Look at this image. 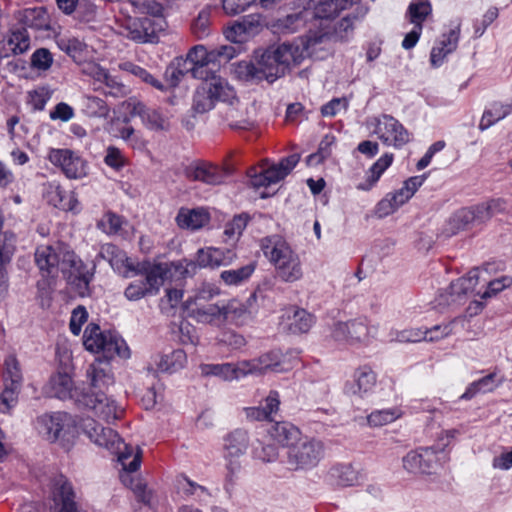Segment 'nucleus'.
<instances>
[{"label": "nucleus", "instance_id": "1", "mask_svg": "<svg viewBox=\"0 0 512 512\" xmlns=\"http://www.w3.org/2000/svg\"><path fill=\"white\" fill-rule=\"evenodd\" d=\"M195 272V265L187 261L169 263L141 262L139 270L131 274H142L144 279L132 281L124 295L129 301H138L147 296H155L167 281H178Z\"/></svg>", "mask_w": 512, "mask_h": 512}, {"label": "nucleus", "instance_id": "2", "mask_svg": "<svg viewBox=\"0 0 512 512\" xmlns=\"http://www.w3.org/2000/svg\"><path fill=\"white\" fill-rule=\"evenodd\" d=\"M261 250L274 267L275 276L285 283L302 279L303 268L299 254L283 238L273 235L265 237L260 243Z\"/></svg>", "mask_w": 512, "mask_h": 512}, {"label": "nucleus", "instance_id": "3", "mask_svg": "<svg viewBox=\"0 0 512 512\" xmlns=\"http://www.w3.org/2000/svg\"><path fill=\"white\" fill-rule=\"evenodd\" d=\"M83 433L96 445L110 450L118 455V461L123 469L137 471L141 464L142 452L138 447L125 444L119 435L111 428H104L94 419H85L81 423Z\"/></svg>", "mask_w": 512, "mask_h": 512}, {"label": "nucleus", "instance_id": "4", "mask_svg": "<svg viewBox=\"0 0 512 512\" xmlns=\"http://www.w3.org/2000/svg\"><path fill=\"white\" fill-rule=\"evenodd\" d=\"M304 58V49L299 45L283 43L258 49L254 53L260 78L269 82L284 75L291 65L299 64Z\"/></svg>", "mask_w": 512, "mask_h": 512}, {"label": "nucleus", "instance_id": "5", "mask_svg": "<svg viewBox=\"0 0 512 512\" xmlns=\"http://www.w3.org/2000/svg\"><path fill=\"white\" fill-rule=\"evenodd\" d=\"M219 294L220 290L215 285L200 284L184 303L188 316L201 324L223 327V301L210 303Z\"/></svg>", "mask_w": 512, "mask_h": 512}, {"label": "nucleus", "instance_id": "6", "mask_svg": "<svg viewBox=\"0 0 512 512\" xmlns=\"http://www.w3.org/2000/svg\"><path fill=\"white\" fill-rule=\"evenodd\" d=\"M87 418L75 420L65 412L45 414L38 417L36 428L39 434L50 442L59 441L63 446L73 442L79 431L83 432L81 423Z\"/></svg>", "mask_w": 512, "mask_h": 512}, {"label": "nucleus", "instance_id": "7", "mask_svg": "<svg viewBox=\"0 0 512 512\" xmlns=\"http://www.w3.org/2000/svg\"><path fill=\"white\" fill-rule=\"evenodd\" d=\"M35 262L43 277L55 279L78 263V257L66 245H40L35 251Z\"/></svg>", "mask_w": 512, "mask_h": 512}, {"label": "nucleus", "instance_id": "8", "mask_svg": "<svg viewBox=\"0 0 512 512\" xmlns=\"http://www.w3.org/2000/svg\"><path fill=\"white\" fill-rule=\"evenodd\" d=\"M224 104L238 102L234 88L219 75L211 74L197 88L194 95V108L203 113L211 110L216 102Z\"/></svg>", "mask_w": 512, "mask_h": 512}, {"label": "nucleus", "instance_id": "9", "mask_svg": "<svg viewBox=\"0 0 512 512\" xmlns=\"http://www.w3.org/2000/svg\"><path fill=\"white\" fill-rule=\"evenodd\" d=\"M83 344L88 351L102 354L106 359H112L115 356L128 358L130 354L128 346L119 335L111 331H102L94 323L86 327Z\"/></svg>", "mask_w": 512, "mask_h": 512}, {"label": "nucleus", "instance_id": "10", "mask_svg": "<svg viewBox=\"0 0 512 512\" xmlns=\"http://www.w3.org/2000/svg\"><path fill=\"white\" fill-rule=\"evenodd\" d=\"M253 439L248 431L235 429L229 432L223 439V457L227 470L226 478L233 482L243 468L242 457L251 450Z\"/></svg>", "mask_w": 512, "mask_h": 512}, {"label": "nucleus", "instance_id": "11", "mask_svg": "<svg viewBox=\"0 0 512 512\" xmlns=\"http://www.w3.org/2000/svg\"><path fill=\"white\" fill-rule=\"evenodd\" d=\"M323 457V443L314 438H304L288 447L285 463L291 471H307L316 467Z\"/></svg>", "mask_w": 512, "mask_h": 512}, {"label": "nucleus", "instance_id": "12", "mask_svg": "<svg viewBox=\"0 0 512 512\" xmlns=\"http://www.w3.org/2000/svg\"><path fill=\"white\" fill-rule=\"evenodd\" d=\"M379 327L365 318L337 322L332 328V336L337 341L349 344L369 345L377 338Z\"/></svg>", "mask_w": 512, "mask_h": 512}, {"label": "nucleus", "instance_id": "13", "mask_svg": "<svg viewBox=\"0 0 512 512\" xmlns=\"http://www.w3.org/2000/svg\"><path fill=\"white\" fill-rule=\"evenodd\" d=\"M77 403L106 422L118 420L124 413L122 406L102 391L82 393L77 397Z\"/></svg>", "mask_w": 512, "mask_h": 512}, {"label": "nucleus", "instance_id": "14", "mask_svg": "<svg viewBox=\"0 0 512 512\" xmlns=\"http://www.w3.org/2000/svg\"><path fill=\"white\" fill-rule=\"evenodd\" d=\"M139 20L128 18L121 25L119 33L136 42H146L151 35L163 31L166 26L164 9L160 15H147Z\"/></svg>", "mask_w": 512, "mask_h": 512}, {"label": "nucleus", "instance_id": "15", "mask_svg": "<svg viewBox=\"0 0 512 512\" xmlns=\"http://www.w3.org/2000/svg\"><path fill=\"white\" fill-rule=\"evenodd\" d=\"M47 159L69 179H81L88 175V163L70 149L50 148Z\"/></svg>", "mask_w": 512, "mask_h": 512}, {"label": "nucleus", "instance_id": "16", "mask_svg": "<svg viewBox=\"0 0 512 512\" xmlns=\"http://www.w3.org/2000/svg\"><path fill=\"white\" fill-rule=\"evenodd\" d=\"M120 109L126 114L124 121L129 117H140L142 124L152 131H165L169 129V120L158 110L148 108L136 99H128L121 103Z\"/></svg>", "mask_w": 512, "mask_h": 512}, {"label": "nucleus", "instance_id": "17", "mask_svg": "<svg viewBox=\"0 0 512 512\" xmlns=\"http://www.w3.org/2000/svg\"><path fill=\"white\" fill-rule=\"evenodd\" d=\"M443 463V457L430 447L410 451L402 460L403 468L412 474L435 473Z\"/></svg>", "mask_w": 512, "mask_h": 512}, {"label": "nucleus", "instance_id": "18", "mask_svg": "<svg viewBox=\"0 0 512 512\" xmlns=\"http://www.w3.org/2000/svg\"><path fill=\"white\" fill-rule=\"evenodd\" d=\"M300 159L301 155L299 153H293L260 173L251 176L250 184L256 189L276 184L292 172Z\"/></svg>", "mask_w": 512, "mask_h": 512}, {"label": "nucleus", "instance_id": "19", "mask_svg": "<svg viewBox=\"0 0 512 512\" xmlns=\"http://www.w3.org/2000/svg\"><path fill=\"white\" fill-rule=\"evenodd\" d=\"M266 27L264 17L253 13L234 21L225 30L226 38L234 43H244L260 34Z\"/></svg>", "mask_w": 512, "mask_h": 512}, {"label": "nucleus", "instance_id": "20", "mask_svg": "<svg viewBox=\"0 0 512 512\" xmlns=\"http://www.w3.org/2000/svg\"><path fill=\"white\" fill-rule=\"evenodd\" d=\"M483 273L484 272L479 269H473L469 271L466 276L452 282L449 287V292L440 294L438 304H461L468 295L475 292L476 286L479 284Z\"/></svg>", "mask_w": 512, "mask_h": 512}, {"label": "nucleus", "instance_id": "21", "mask_svg": "<svg viewBox=\"0 0 512 512\" xmlns=\"http://www.w3.org/2000/svg\"><path fill=\"white\" fill-rule=\"evenodd\" d=\"M374 133L387 146L402 147L409 142V133L395 118L384 115L376 120Z\"/></svg>", "mask_w": 512, "mask_h": 512}, {"label": "nucleus", "instance_id": "22", "mask_svg": "<svg viewBox=\"0 0 512 512\" xmlns=\"http://www.w3.org/2000/svg\"><path fill=\"white\" fill-rule=\"evenodd\" d=\"M377 383L376 373L367 365L359 366L352 374L350 380L344 385V392L360 399L368 397L375 389Z\"/></svg>", "mask_w": 512, "mask_h": 512}, {"label": "nucleus", "instance_id": "23", "mask_svg": "<svg viewBox=\"0 0 512 512\" xmlns=\"http://www.w3.org/2000/svg\"><path fill=\"white\" fill-rule=\"evenodd\" d=\"M44 197L49 204L63 211L79 214L82 207L74 191H66L58 182L52 181L44 185Z\"/></svg>", "mask_w": 512, "mask_h": 512}, {"label": "nucleus", "instance_id": "24", "mask_svg": "<svg viewBox=\"0 0 512 512\" xmlns=\"http://www.w3.org/2000/svg\"><path fill=\"white\" fill-rule=\"evenodd\" d=\"M237 255L231 249H221L216 247L201 248L197 251L195 261L182 259L181 261H187L195 265V272L197 268H218L220 266H228L232 264Z\"/></svg>", "mask_w": 512, "mask_h": 512}, {"label": "nucleus", "instance_id": "25", "mask_svg": "<svg viewBox=\"0 0 512 512\" xmlns=\"http://www.w3.org/2000/svg\"><path fill=\"white\" fill-rule=\"evenodd\" d=\"M99 255L109 262L112 269L128 278L133 271L139 270L141 263L129 258L124 251L111 243L101 246Z\"/></svg>", "mask_w": 512, "mask_h": 512}, {"label": "nucleus", "instance_id": "26", "mask_svg": "<svg viewBox=\"0 0 512 512\" xmlns=\"http://www.w3.org/2000/svg\"><path fill=\"white\" fill-rule=\"evenodd\" d=\"M326 478L332 486L347 488L360 484L363 474L361 469L352 463H337L328 470Z\"/></svg>", "mask_w": 512, "mask_h": 512}, {"label": "nucleus", "instance_id": "27", "mask_svg": "<svg viewBox=\"0 0 512 512\" xmlns=\"http://www.w3.org/2000/svg\"><path fill=\"white\" fill-rule=\"evenodd\" d=\"M74 498L75 493L71 483L65 479L57 480L52 491L51 512H79Z\"/></svg>", "mask_w": 512, "mask_h": 512}, {"label": "nucleus", "instance_id": "28", "mask_svg": "<svg viewBox=\"0 0 512 512\" xmlns=\"http://www.w3.org/2000/svg\"><path fill=\"white\" fill-rule=\"evenodd\" d=\"M46 393L51 397L59 399L74 398L77 402V397L82 393L74 390V383L71 376V370L60 369L54 374L45 387Z\"/></svg>", "mask_w": 512, "mask_h": 512}, {"label": "nucleus", "instance_id": "29", "mask_svg": "<svg viewBox=\"0 0 512 512\" xmlns=\"http://www.w3.org/2000/svg\"><path fill=\"white\" fill-rule=\"evenodd\" d=\"M460 36V24L457 23L447 34H443L433 46L430 54V62L433 67L443 64L446 56L456 50Z\"/></svg>", "mask_w": 512, "mask_h": 512}, {"label": "nucleus", "instance_id": "30", "mask_svg": "<svg viewBox=\"0 0 512 512\" xmlns=\"http://www.w3.org/2000/svg\"><path fill=\"white\" fill-rule=\"evenodd\" d=\"M175 220L180 228L195 231L209 223L210 214L204 208H181Z\"/></svg>", "mask_w": 512, "mask_h": 512}, {"label": "nucleus", "instance_id": "31", "mask_svg": "<svg viewBox=\"0 0 512 512\" xmlns=\"http://www.w3.org/2000/svg\"><path fill=\"white\" fill-rule=\"evenodd\" d=\"M215 55L214 50L208 51L204 46L197 45L190 49L186 59L183 60V66L188 67L194 77H200L203 67L216 62Z\"/></svg>", "mask_w": 512, "mask_h": 512}, {"label": "nucleus", "instance_id": "32", "mask_svg": "<svg viewBox=\"0 0 512 512\" xmlns=\"http://www.w3.org/2000/svg\"><path fill=\"white\" fill-rule=\"evenodd\" d=\"M63 276L67 279V282L71 285L72 289L81 297L89 294V283L92 278V274L86 269L85 265L78 258V263L70 267L67 273Z\"/></svg>", "mask_w": 512, "mask_h": 512}, {"label": "nucleus", "instance_id": "33", "mask_svg": "<svg viewBox=\"0 0 512 512\" xmlns=\"http://www.w3.org/2000/svg\"><path fill=\"white\" fill-rule=\"evenodd\" d=\"M250 300L247 303L237 299L223 301V327L227 324L242 325L251 315Z\"/></svg>", "mask_w": 512, "mask_h": 512}, {"label": "nucleus", "instance_id": "34", "mask_svg": "<svg viewBox=\"0 0 512 512\" xmlns=\"http://www.w3.org/2000/svg\"><path fill=\"white\" fill-rule=\"evenodd\" d=\"M86 375L91 389L101 390L113 383L111 368L109 363L106 361L96 360L90 364Z\"/></svg>", "mask_w": 512, "mask_h": 512}, {"label": "nucleus", "instance_id": "35", "mask_svg": "<svg viewBox=\"0 0 512 512\" xmlns=\"http://www.w3.org/2000/svg\"><path fill=\"white\" fill-rule=\"evenodd\" d=\"M224 112L225 121L233 129H248L253 125L246 105L238 102L227 103Z\"/></svg>", "mask_w": 512, "mask_h": 512}, {"label": "nucleus", "instance_id": "36", "mask_svg": "<svg viewBox=\"0 0 512 512\" xmlns=\"http://www.w3.org/2000/svg\"><path fill=\"white\" fill-rule=\"evenodd\" d=\"M394 156L391 153L382 155L367 171L364 181L357 184L356 188L360 191H370L379 181L383 173L393 163Z\"/></svg>", "mask_w": 512, "mask_h": 512}, {"label": "nucleus", "instance_id": "37", "mask_svg": "<svg viewBox=\"0 0 512 512\" xmlns=\"http://www.w3.org/2000/svg\"><path fill=\"white\" fill-rule=\"evenodd\" d=\"M267 437L274 441L290 447L300 438V431L293 424L288 422H276L267 430Z\"/></svg>", "mask_w": 512, "mask_h": 512}, {"label": "nucleus", "instance_id": "38", "mask_svg": "<svg viewBox=\"0 0 512 512\" xmlns=\"http://www.w3.org/2000/svg\"><path fill=\"white\" fill-rule=\"evenodd\" d=\"M188 176L192 180L201 181L210 185L220 184L224 180L222 170L209 163H202L191 167L188 170Z\"/></svg>", "mask_w": 512, "mask_h": 512}, {"label": "nucleus", "instance_id": "39", "mask_svg": "<svg viewBox=\"0 0 512 512\" xmlns=\"http://www.w3.org/2000/svg\"><path fill=\"white\" fill-rule=\"evenodd\" d=\"M267 435L262 439H253L250 456L254 461L267 464L275 462L279 457L278 448L268 441Z\"/></svg>", "mask_w": 512, "mask_h": 512}, {"label": "nucleus", "instance_id": "40", "mask_svg": "<svg viewBox=\"0 0 512 512\" xmlns=\"http://www.w3.org/2000/svg\"><path fill=\"white\" fill-rule=\"evenodd\" d=\"M512 113V100L507 102H494L482 115L479 123L481 130L488 129Z\"/></svg>", "mask_w": 512, "mask_h": 512}, {"label": "nucleus", "instance_id": "41", "mask_svg": "<svg viewBox=\"0 0 512 512\" xmlns=\"http://www.w3.org/2000/svg\"><path fill=\"white\" fill-rule=\"evenodd\" d=\"M262 374L268 372H284L289 370L290 364L286 361L285 355L280 351H270L258 357Z\"/></svg>", "mask_w": 512, "mask_h": 512}, {"label": "nucleus", "instance_id": "42", "mask_svg": "<svg viewBox=\"0 0 512 512\" xmlns=\"http://www.w3.org/2000/svg\"><path fill=\"white\" fill-rule=\"evenodd\" d=\"M135 471L129 469H123L120 475L121 482L128 488H130L136 497L145 504H149L151 501V492L147 490L146 484L142 479L133 474Z\"/></svg>", "mask_w": 512, "mask_h": 512}, {"label": "nucleus", "instance_id": "43", "mask_svg": "<svg viewBox=\"0 0 512 512\" xmlns=\"http://www.w3.org/2000/svg\"><path fill=\"white\" fill-rule=\"evenodd\" d=\"M402 414V410L398 407L375 410L367 416V423L371 427H381L396 421Z\"/></svg>", "mask_w": 512, "mask_h": 512}, {"label": "nucleus", "instance_id": "44", "mask_svg": "<svg viewBox=\"0 0 512 512\" xmlns=\"http://www.w3.org/2000/svg\"><path fill=\"white\" fill-rule=\"evenodd\" d=\"M200 369L206 376L213 375L225 381L238 380L236 364L233 363L203 364Z\"/></svg>", "mask_w": 512, "mask_h": 512}, {"label": "nucleus", "instance_id": "45", "mask_svg": "<svg viewBox=\"0 0 512 512\" xmlns=\"http://www.w3.org/2000/svg\"><path fill=\"white\" fill-rule=\"evenodd\" d=\"M256 269V264L251 262L241 268L225 270L221 272L220 278L221 280L229 286L240 285L241 283L247 281Z\"/></svg>", "mask_w": 512, "mask_h": 512}, {"label": "nucleus", "instance_id": "46", "mask_svg": "<svg viewBox=\"0 0 512 512\" xmlns=\"http://www.w3.org/2000/svg\"><path fill=\"white\" fill-rule=\"evenodd\" d=\"M499 385H500V383L496 381V374L491 373V374L471 383L467 387L466 391L462 394L461 399L469 400L478 393L492 392Z\"/></svg>", "mask_w": 512, "mask_h": 512}, {"label": "nucleus", "instance_id": "47", "mask_svg": "<svg viewBox=\"0 0 512 512\" xmlns=\"http://www.w3.org/2000/svg\"><path fill=\"white\" fill-rule=\"evenodd\" d=\"M57 45L76 62H81L87 52V46L77 38L60 37Z\"/></svg>", "mask_w": 512, "mask_h": 512}, {"label": "nucleus", "instance_id": "48", "mask_svg": "<svg viewBox=\"0 0 512 512\" xmlns=\"http://www.w3.org/2000/svg\"><path fill=\"white\" fill-rule=\"evenodd\" d=\"M314 323L313 316L304 309H293V315L290 318L289 329L292 333H306Z\"/></svg>", "mask_w": 512, "mask_h": 512}, {"label": "nucleus", "instance_id": "49", "mask_svg": "<svg viewBox=\"0 0 512 512\" xmlns=\"http://www.w3.org/2000/svg\"><path fill=\"white\" fill-rule=\"evenodd\" d=\"M311 20L310 16L304 15V9L296 14H291L286 16L283 19L277 20L274 27L277 31L282 33H292L297 31L300 27L304 26V24Z\"/></svg>", "mask_w": 512, "mask_h": 512}, {"label": "nucleus", "instance_id": "50", "mask_svg": "<svg viewBox=\"0 0 512 512\" xmlns=\"http://www.w3.org/2000/svg\"><path fill=\"white\" fill-rule=\"evenodd\" d=\"M431 4L426 0L413 1L408 7L409 21L414 24L415 27L422 26V23L431 14Z\"/></svg>", "mask_w": 512, "mask_h": 512}, {"label": "nucleus", "instance_id": "51", "mask_svg": "<svg viewBox=\"0 0 512 512\" xmlns=\"http://www.w3.org/2000/svg\"><path fill=\"white\" fill-rule=\"evenodd\" d=\"M186 361V353L181 349H177L172 351L170 354L163 356L158 367L161 371L173 373L183 368Z\"/></svg>", "mask_w": 512, "mask_h": 512}, {"label": "nucleus", "instance_id": "52", "mask_svg": "<svg viewBox=\"0 0 512 512\" xmlns=\"http://www.w3.org/2000/svg\"><path fill=\"white\" fill-rule=\"evenodd\" d=\"M460 435L458 429H447L440 431L434 440V444L430 446V448H434L439 456L443 457V461L446 460V455L444 454L446 448H448Z\"/></svg>", "mask_w": 512, "mask_h": 512}, {"label": "nucleus", "instance_id": "53", "mask_svg": "<svg viewBox=\"0 0 512 512\" xmlns=\"http://www.w3.org/2000/svg\"><path fill=\"white\" fill-rule=\"evenodd\" d=\"M22 385L4 384V390L0 394V412L6 413L14 407L18 401Z\"/></svg>", "mask_w": 512, "mask_h": 512}, {"label": "nucleus", "instance_id": "54", "mask_svg": "<svg viewBox=\"0 0 512 512\" xmlns=\"http://www.w3.org/2000/svg\"><path fill=\"white\" fill-rule=\"evenodd\" d=\"M474 212L470 208H464L455 213L449 221V233L456 234L465 229L469 224L475 222Z\"/></svg>", "mask_w": 512, "mask_h": 512}, {"label": "nucleus", "instance_id": "55", "mask_svg": "<svg viewBox=\"0 0 512 512\" xmlns=\"http://www.w3.org/2000/svg\"><path fill=\"white\" fill-rule=\"evenodd\" d=\"M8 45L14 54H22L29 49L30 40L26 29H17L12 31L8 38Z\"/></svg>", "mask_w": 512, "mask_h": 512}, {"label": "nucleus", "instance_id": "56", "mask_svg": "<svg viewBox=\"0 0 512 512\" xmlns=\"http://www.w3.org/2000/svg\"><path fill=\"white\" fill-rule=\"evenodd\" d=\"M25 19L30 27L39 30H47L50 27L48 14L42 7L26 10Z\"/></svg>", "mask_w": 512, "mask_h": 512}, {"label": "nucleus", "instance_id": "57", "mask_svg": "<svg viewBox=\"0 0 512 512\" xmlns=\"http://www.w3.org/2000/svg\"><path fill=\"white\" fill-rule=\"evenodd\" d=\"M121 68L129 72L130 74L136 76L141 81L151 85L152 87L161 91L164 90L163 84L159 80H157L153 75H151L148 71H146L144 68L129 62L122 64Z\"/></svg>", "mask_w": 512, "mask_h": 512}, {"label": "nucleus", "instance_id": "58", "mask_svg": "<svg viewBox=\"0 0 512 512\" xmlns=\"http://www.w3.org/2000/svg\"><path fill=\"white\" fill-rule=\"evenodd\" d=\"M248 218L244 215L235 216L225 225L224 235L226 242H236L247 225Z\"/></svg>", "mask_w": 512, "mask_h": 512}, {"label": "nucleus", "instance_id": "59", "mask_svg": "<svg viewBox=\"0 0 512 512\" xmlns=\"http://www.w3.org/2000/svg\"><path fill=\"white\" fill-rule=\"evenodd\" d=\"M125 223L121 216L108 212L98 222V227L107 234L115 235L120 233Z\"/></svg>", "mask_w": 512, "mask_h": 512}, {"label": "nucleus", "instance_id": "60", "mask_svg": "<svg viewBox=\"0 0 512 512\" xmlns=\"http://www.w3.org/2000/svg\"><path fill=\"white\" fill-rule=\"evenodd\" d=\"M4 383L22 385L21 369L14 356H8L5 360Z\"/></svg>", "mask_w": 512, "mask_h": 512}, {"label": "nucleus", "instance_id": "61", "mask_svg": "<svg viewBox=\"0 0 512 512\" xmlns=\"http://www.w3.org/2000/svg\"><path fill=\"white\" fill-rule=\"evenodd\" d=\"M118 137L128 143L133 149L143 150L146 148L147 141L140 133H136L132 126H125L119 129Z\"/></svg>", "mask_w": 512, "mask_h": 512}, {"label": "nucleus", "instance_id": "62", "mask_svg": "<svg viewBox=\"0 0 512 512\" xmlns=\"http://www.w3.org/2000/svg\"><path fill=\"white\" fill-rule=\"evenodd\" d=\"M235 75L242 80L259 79L260 74L256 62L253 61H241L234 65Z\"/></svg>", "mask_w": 512, "mask_h": 512}, {"label": "nucleus", "instance_id": "63", "mask_svg": "<svg viewBox=\"0 0 512 512\" xmlns=\"http://www.w3.org/2000/svg\"><path fill=\"white\" fill-rule=\"evenodd\" d=\"M127 162V158L119 148L115 146L107 147L104 157V163L107 166L114 169L115 171H119L127 165Z\"/></svg>", "mask_w": 512, "mask_h": 512}, {"label": "nucleus", "instance_id": "64", "mask_svg": "<svg viewBox=\"0 0 512 512\" xmlns=\"http://www.w3.org/2000/svg\"><path fill=\"white\" fill-rule=\"evenodd\" d=\"M457 323V320L450 321L448 323L436 325L430 329L424 330L427 337L425 340L427 341H439L444 339L454 333V325Z\"/></svg>", "mask_w": 512, "mask_h": 512}]
</instances>
